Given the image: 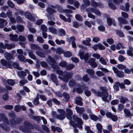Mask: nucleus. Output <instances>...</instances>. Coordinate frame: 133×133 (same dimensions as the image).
<instances>
[{
    "mask_svg": "<svg viewBox=\"0 0 133 133\" xmlns=\"http://www.w3.org/2000/svg\"><path fill=\"white\" fill-rule=\"evenodd\" d=\"M92 56L97 59H99L101 58L100 55L98 54H93L92 55Z\"/></svg>",
    "mask_w": 133,
    "mask_h": 133,
    "instance_id": "nucleus-60",
    "label": "nucleus"
},
{
    "mask_svg": "<svg viewBox=\"0 0 133 133\" xmlns=\"http://www.w3.org/2000/svg\"><path fill=\"white\" fill-rule=\"evenodd\" d=\"M108 5L110 8L113 9H116V6L112 3V1L109 0L108 1Z\"/></svg>",
    "mask_w": 133,
    "mask_h": 133,
    "instance_id": "nucleus-24",
    "label": "nucleus"
},
{
    "mask_svg": "<svg viewBox=\"0 0 133 133\" xmlns=\"http://www.w3.org/2000/svg\"><path fill=\"white\" fill-rule=\"evenodd\" d=\"M74 65L72 64H70L66 65V69L68 70H70L73 68Z\"/></svg>",
    "mask_w": 133,
    "mask_h": 133,
    "instance_id": "nucleus-40",
    "label": "nucleus"
},
{
    "mask_svg": "<svg viewBox=\"0 0 133 133\" xmlns=\"http://www.w3.org/2000/svg\"><path fill=\"white\" fill-rule=\"evenodd\" d=\"M85 11L87 12H93L98 16H100L101 15L100 11L96 9L89 8L87 9Z\"/></svg>",
    "mask_w": 133,
    "mask_h": 133,
    "instance_id": "nucleus-11",
    "label": "nucleus"
},
{
    "mask_svg": "<svg viewBox=\"0 0 133 133\" xmlns=\"http://www.w3.org/2000/svg\"><path fill=\"white\" fill-rule=\"evenodd\" d=\"M4 56L5 58L8 60L12 58V56L8 52L5 53Z\"/></svg>",
    "mask_w": 133,
    "mask_h": 133,
    "instance_id": "nucleus-34",
    "label": "nucleus"
},
{
    "mask_svg": "<svg viewBox=\"0 0 133 133\" xmlns=\"http://www.w3.org/2000/svg\"><path fill=\"white\" fill-rule=\"evenodd\" d=\"M123 111L126 116L130 117L133 116V114H131L130 111L127 109H124Z\"/></svg>",
    "mask_w": 133,
    "mask_h": 133,
    "instance_id": "nucleus-21",
    "label": "nucleus"
},
{
    "mask_svg": "<svg viewBox=\"0 0 133 133\" xmlns=\"http://www.w3.org/2000/svg\"><path fill=\"white\" fill-rule=\"evenodd\" d=\"M75 109L77 112L79 114H82L85 111V110L83 108H79L76 107L75 108Z\"/></svg>",
    "mask_w": 133,
    "mask_h": 133,
    "instance_id": "nucleus-17",
    "label": "nucleus"
},
{
    "mask_svg": "<svg viewBox=\"0 0 133 133\" xmlns=\"http://www.w3.org/2000/svg\"><path fill=\"white\" fill-rule=\"evenodd\" d=\"M114 19L110 18H108L107 20V22L108 24L110 26L112 23V22Z\"/></svg>",
    "mask_w": 133,
    "mask_h": 133,
    "instance_id": "nucleus-48",
    "label": "nucleus"
},
{
    "mask_svg": "<svg viewBox=\"0 0 133 133\" xmlns=\"http://www.w3.org/2000/svg\"><path fill=\"white\" fill-rule=\"evenodd\" d=\"M28 38L29 41L32 42H34L33 38V36L32 35H29L28 36Z\"/></svg>",
    "mask_w": 133,
    "mask_h": 133,
    "instance_id": "nucleus-64",
    "label": "nucleus"
},
{
    "mask_svg": "<svg viewBox=\"0 0 133 133\" xmlns=\"http://www.w3.org/2000/svg\"><path fill=\"white\" fill-rule=\"evenodd\" d=\"M6 48L8 49H10L12 48H14L15 46V45L13 44H5Z\"/></svg>",
    "mask_w": 133,
    "mask_h": 133,
    "instance_id": "nucleus-33",
    "label": "nucleus"
},
{
    "mask_svg": "<svg viewBox=\"0 0 133 133\" xmlns=\"http://www.w3.org/2000/svg\"><path fill=\"white\" fill-rule=\"evenodd\" d=\"M9 39L12 41H18V36L16 34L13 35L12 34H10L9 35Z\"/></svg>",
    "mask_w": 133,
    "mask_h": 133,
    "instance_id": "nucleus-13",
    "label": "nucleus"
},
{
    "mask_svg": "<svg viewBox=\"0 0 133 133\" xmlns=\"http://www.w3.org/2000/svg\"><path fill=\"white\" fill-rule=\"evenodd\" d=\"M30 47L32 49L40 50V48L38 45L34 44H31Z\"/></svg>",
    "mask_w": 133,
    "mask_h": 133,
    "instance_id": "nucleus-29",
    "label": "nucleus"
},
{
    "mask_svg": "<svg viewBox=\"0 0 133 133\" xmlns=\"http://www.w3.org/2000/svg\"><path fill=\"white\" fill-rule=\"evenodd\" d=\"M118 86H119L120 87L121 89H124L125 88V87L124 84L122 83H119L118 82H116L115 83Z\"/></svg>",
    "mask_w": 133,
    "mask_h": 133,
    "instance_id": "nucleus-38",
    "label": "nucleus"
},
{
    "mask_svg": "<svg viewBox=\"0 0 133 133\" xmlns=\"http://www.w3.org/2000/svg\"><path fill=\"white\" fill-rule=\"evenodd\" d=\"M59 65L62 67H64L66 66V63L64 61H63L59 64Z\"/></svg>",
    "mask_w": 133,
    "mask_h": 133,
    "instance_id": "nucleus-62",
    "label": "nucleus"
},
{
    "mask_svg": "<svg viewBox=\"0 0 133 133\" xmlns=\"http://www.w3.org/2000/svg\"><path fill=\"white\" fill-rule=\"evenodd\" d=\"M8 5L12 8H13L14 6V4L10 0H8L7 1Z\"/></svg>",
    "mask_w": 133,
    "mask_h": 133,
    "instance_id": "nucleus-43",
    "label": "nucleus"
},
{
    "mask_svg": "<svg viewBox=\"0 0 133 133\" xmlns=\"http://www.w3.org/2000/svg\"><path fill=\"white\" fill-rule=\"evenodd\" d=\"M30 73L29 70L25 69V71H20L17 72V75L18 76L21 78H24L26 76V74H29Z\"/></svg>",
    "mask_w": 133,
    "mask_h": 133,
    "instance_id": "nucleus-10",
    "label": "nucleus"
},
{
    "mask_svg": "<svg viewBox=\"0 0 133 133\" xmlns=\"http://www.w3.org/2000/svg\"><path fill=\"white\" fill-rule=\"evenodd\" d=\"M90 117L91 119L94 121H97L98 119L97 117L94 115H91Z\"/></svg>",
    "mask_w": 133,
    "mask_h": 133,
    "instance_id": "nucleus-58",
    "label": "nucleus"
},
{
    "mask_svg": "<svg viewBox=\"0 0 133 133\" xmlns=\"http://www.w3.org/2000/svg\"><path fill=\"white\" fill-rule=\"evenodd\" d=\"M28 27L29 29L31 32L32 33H34L36 32V31L34 28L30 27V24H28Z\"/></svg>",
    "mask_w": 133,
    "mask_h": 133,
    "instance_id": "nucleus-45",
    "label": "nucleus"
},
{
    "mask_svg": "<svg viewBox=\"0 0 133 133\" xmlns=\"http://www.w3.org/2000/svg\"><path fill=\"white\" fill-rule=\"evenodd\" d=\"M83 80L85 82H87L89 81V78L88 76L87 75H86L83 76Z\"/></svg>",
    "mask_w": 133,
    "mask_h": 133,
    "instance_id": "nucleus-47",
    "label": "nucleus"
},
{
    "mask_svg": "<svg viewBox=\"0 0 133 133\" xmlns=\"http://www.w3.org/2000/svg\"><path fill=\"white\" fill-rule=\"evenodd\" d=\"M30 117L31 118L37 121L38 123H39L40 121V118L38 117L34 116L31 115L30 116Z\"/></svg>",
    "mask_w": 133,
    "mask_h": 133,
    "instance_id": "nucleus-31",
    "label": "nucleus"
},
{
    "mask_svg": "<svg viewBox=\"0 0 133 133\" xmlns=\"http://www.w3.org/2000/svg\"><path fill=\"white\" fill-rule=\"evenodd\" d=\"M117 75L119 77H123L124 76V73L122 71H119L117 74Z\"/></svg>",
    "mask_w": 133,
    "mask_h": 133,
    "instance_id": "nucleus-37",
    "label": "nucleus"
},
{
    "mask_svg": "<svg viewBox=\"0 0 133 133\" xmlns=\"http://www.w3.org/2000/svg\"><path fill=\"white\" fill-rule=\"evenodd\" d=\"M7 82L8 84L11 85L13 86L14 85L15 83V81L12 79H9L7 80Z\"/></svg>",
    "mask_w": 133,
    "mask_h": 133,
    "instance_id": "nucleus-35",
    "label": "nucleus"
},
{
    "mask_svg": "<svg viewBox=\"0 0 133 133\" xmlns=\"http://www.w3.org/2000/svg\"><path fill=\"white\" fill-rule=\"evenodd\" d=\"M66 117L69 119L71 120L72 119L71 116L72 115L73 113L72 111L70 109L67 108L66 109Z\"/></svg>",
    "mask_w": 133,
    "mask_h": 133,
    "instance_id": "nucleus-14",
    "label": "nucleus"
},
{
    "mask_svg": "<svg viewBox=\"0 0 133 133\" xmlns=\"http://www.w3.org/2000/svg\"><path fill=\"white\" fill-rule=\"evenodd\" d=\"M95 73L98 77H102L104 75V74L103 72L99 71H97Z\"/></svg>",
    "mask_w": 133,
    "mask_h": 133,
    "instance_id": "nucleus-30",
    "label": "nucleus"
},
{
    "mask_svg": "<svg viewBox=\"0 0 133 133\" xmlns=\"http://www.w3.org/2000/svg\"><path fill=\"white\" fill-rule=\"evenodd\" d=\"M86 71L87 72L90 74L91 76L92 75H94L95 73L94 71L90 69H87Z\"/></svg>",
    "mask_w": 133,
    "mask_h": 133,
    "instance_id": "nucleus-39",
    "label": "nucleus"
},
{
    "mask_svg": "<svg viewBox=\"0 0 133 133\" xmlns=\"http://www.w3.org/2000/svg\"><path fill=\"white\" fill-rule=\"evenodd\" d=\"M59 114L56 116V118L61 120H62L65 118V111L62 109H58L57 110Z\"/></svg>",
    "mask_w": 133,
    "mask_h": 133,
    "instance_id": "nucleus-8",
    "label": "nucleus"
},
{
    "mask_svg": "<svg viewBox=\"0 0 133 133\" xmlns=\"http://www.w3.org/2000/svg\"><path fill=\"white\" fill-rule=\"evenodd\" d=\"M52 8L57 9L58 10L61 12H62V11H63L64 10H62V8L59 5H52L50 6L49 7L47 8L46 9V11L49 13L52 14L54 12H56V11Z\"/></svg>",
    "mask_w": 133,
    "mask_h": 133,
    "instance_id": "nucleus-4",
    "label": "nucleus"
},
{
    "mask_svg": "<svg viewBox=\"0 0 133 133\" xmlns=\"http://www.w3.org/2000/svg\"><path fill=\"white\" fill-rule=\"evenodd\" d=\"M36 53L37 55L40 57L43 58H44L45 57V55H44V54L40 51H36Z\"/></svg>",
    "mask_w": 133,
    "mask_h": 133,
    "instance_id": "nucleus-49",
    "label": "nucleus"
},
{
    "mask_svg": "<svg viewBox=\"0 0 133 133\" xmlns=\"http://www.w3.org/2000/svg\"><path fill=\"white\" fill-rule=\"evenodd\" d=\"M0 126L5 131H9L10 130V129L9 127L6 126L4 127L3 126V124H0Z\"/></svg>",
    "mask_w": 133,
    "mask_h": 133,
    "instance_id": "nucleus-59",
    "label": "nucleus"
},
{
    "mask_svg": "<svg viewBox=\"0 0 133 133\" xmlns=\"http://www.w3.org/2000/svg\"><path fill=\"white\" fill-rule=\"evenodd\" d=\"M24 125L21 126L20 129L22 131L25 132L27 133H29L30 132L29 129L32 128V125L28 122H26L24 123Z\"/></svg>",
    "mask_w": 133,
    "mask_h": 133,
    "instance_id": "nucleus-6",
    "label": "nucleus"
},
{
    "mask_svg": "<svg viewBox=\"0 0 133 133\" xmlns=\"http://www.w3.org/2000/svg\"><path fill=\"white\" fill-rule=\"evenodd\" d=\"M96 127L98 130V133H101L102 132L101 130L102 129V125L99 123L97 124L96 125Z\"/></svg>",
    "mask_w": 133,
    "mask_h": 133,
    "instance_id": "nucleus-26",
    "label": "nucleus"
},
{
    "mask_svg": "<svg viewBox=\"0 0 133 133\" xmlns=\"http://www.w3.org/2000/svg\"><path fill=\"white\" fill-rule=\"evenodd\" d=\"M73 118L75 122H77L79 124V125H77L73 121H70V123L71 124L73 127L75 128L74 129V132L75 133H77L78 132V130L77 129L75 128H76L77 127L79 128H81L82 127L81 125L83 124V123L81 119L78 118L76 116L73 115Z\"/></svg>",
    "mask_w": 133,
    "mask_h": 133,
    "instance_id": "nucleus-2",
    "label": "nucleus"
},
{
    "mask_svg": "<svg viewBox=\"0 0 133 133\" xmlns=\"http://www.w3.org/2000/svg\"><path fill=\"white\" fill-rule=\"evenodd\" d=\"M128 101L127 98L125 97H122L120 98V102H121L124 103L126 101Z\"/></svg>",
    "mask_w": 133,
    "mask_h": 133,
    "instance_id": "nucleus-54",
    "label": "nucleus"
},
{
    "mask_svg": "<svg viewBox=\"0 0 133 133\" xmlns=\"http://www.w3.org/2000/svg\"><path fill=\"white\" fill-rule=\"evenodd\" d=\"M13 66L14 67L17 69L21 70H22V68L19 66L18 64L16 62L14 63L13 64Z\"/></svg>",
    "mask_w": 133,
    "mask_h": 133,
    "instance_id": "nucleus-27",
    "label": "nucleus"
},
{
    "mask_svg": "<svg viewBox=\"0 0 133 133\" xmlns=\"http://www.w3.org/2000/svg\"><path fill=\"white\" fill-rule=\"evenodd\" d=\"M28 50L29 51L28 52V55L30 57L33 59H36V57L33 53L31 51L29 50Z\"/></svg>",
    "mask_w": 133,
    "mask_h": 133,
    "instance_id": "nucleus-23",
    "label": "nucleus"
},
{
    "mask_svg": "<svg viewBox=\"0 0 133 133\" xmlns=\"http://www.w3.org/2000/svg\"><path fill=\"white\" fill-rule=\"evenodd\" d=\"M63 53V50L59 48H57L56 50V53L58 54H60Z\"/></svg>",
    "mask_w": 133,
    "mask_h": 133,
    "instance_id": "nucleus-55",
    "label": "nucleus"
},
{
    "mask_svg": "<svg viewBox=\"0 0 133 133\" xmlns=\"http://www.w3.org/2000/svg\"><path fill=\"white\" fill-rule=\"evenodd\" d=\"M16 27L17 29L20 32L22 31L24 29V26L22 25H18Z\"/></svg>",
    "mask_w": 133,
    "mask_h": 133,
    "instance_id": "nucleus-36",
    "label": "nucleus"
},
{
    "mask_svg": "<svg viewBox=\"0 0 133 133\" xmlns=\"http://www.w3.org/2000/svg\"><path fill=\"white\" fill-rule=\"evenodd\" d=\"M18 41H20L22 42H24L26 40L25 37L24 36L20 35L18 38Z\"/></svg>",
    "mask_w": 133,
    "mask_h": 133,
    "instance_id": "nucleus-28",
    "label": "nucleus"
},
{
    "mask_svg": "<svg viewBox=\"0 0 133 133\" xmlns=\"http://www.w3.org/2000/svg\"><path fill=\"white\" fill-rule=\"evenodd\" d=\"M84 93L88 97L90 96L91 94L90 91L87 90H85Z\"/></svg>",
    "mask_w": 133,
    "mask_h": 133,
    "instance_id": "nucleus-63",
    "label": "nucleus"
},
{
    "mask_svg": "<svg viewBox=\"0 0 133 133\" xmlns=\"http://www.w3.org/2000/svg\"><path fill=\"white\" fill-rule=\"evenodd\" d=\"M72 23L73 26L75 28L78 27L79 26L78 23L76 21H74Z\"/></svg>",
    "mask_w": 133,
    "mask_h": 133,
    "instance_id": "nucleus-61",
    "label": "nucleus"
},
{
    "mask_svg": "<svg viewBox=\"0 0 133 133\" xmlns=\"http://www.w3.org/2000/svg\"><path fill=\"white\" fill-rule=\"evenodd\" d=\"M63 12L65 14V15L66 16L70 18L72 17V15L69 14L68 13H73L72 11L70 10L65 9L63 10Z\"/></svg>",
    "mask_w": 133,
    "mask_h": 133,
    "instance_id": "nucleus-18",
    "label": "nucleus"
},
{
    "mask_svg": "<svg viewBox=\"0 0 133 133\" xmlns=\"http://www.w3.org/2000/svg\"><path fill=\"white\" fill-rule=\"evenodd\" d=\"M64 55L66 57H69L71 56L72 54L70 51H67L64 53Z\"/></svg>",
    "mask_w": 133,
    "mask_h": 133,
    "instance_id": "nucleus-44",
    "label": "nucleus"
},
{
    "mask_svg": "<svg viewBox=\"0 0 133 133\" xmlns=\"http://www.w3.org/2000/svg\"><path fill=\"white\" fill-rule=\"evenodd\" d=\"M78 55L79 56L81 59H84L85 62H87L88 60L89 56L88 54L87 53L84 54L83 52L81 50L78 52Z\"/></svg>",
    "mask_w": 133,
    "mask_h": 133,
    "instance_id": "nucleus-9",
    "label": "nucleus"
},
{
    "mask_svg": "<svg viewBox=\"0 0 133 133\" xmlns=\"http://www.w3.org/2000/svg\"><path fill=\"white\" fill-rule=\"evenodd\" d=\"M25 16L28 19L32 21H35V18L37 17L35 15L31 14L28 12H26L25 13Z\"/></svg>",
    "mask_w": 133,
    "mask_h": 133,
    "instance_id": "nucleus-12",
    "label": "nucleus"
},
{
    "mask_svg": "<svg viewBox=\"0 0 133 133\" xmlns=\"http://www.w3.org/2000/svg\"><path fill=\"white\" fill-rule=\"evenodd\" d=\"M59 35L60 36H64L65 35L66 32L65 30L62 28L59 29L58 31Z\"/></svg>",
    "mask_w": 133,
    "mask_h": 133,
    "instance_id": "nucleus-25",
    "label": "nucleus"
},
{
    "mask_svg": "<svg viewBox=\"0 0 133 133\" xmlns=\"http://www.w3.org/2000/svg\"><path fill=\"white\" fill-rule=\"evenodd\" d=\"M99 3H97L94 1H91V5L94 7H96L98 5H100Z\"/></svg>",
    "mask_w": 133,
    "mask_h": 133,
    "instance_id": "nucleus-46",
    "label": "nucleus"
},
{
    "mask_svg": "<svg viewBox=\"0 0 133 133\" xmlns=\"http://www.w3.org/2000/svg\"><path fill=\"white\" fill-rule=\"evenodd\" d=\"M118 110L119 111H121L124 108V105L123 104H120L118 105Z\"/></svg>",
    "mask_w": 133,
    "mask_h": 133,
    "instance_id": "nucleus-57",
    "label": "nucleus"
},
{
    "mask_svg": "<svg viewBox=\"0 0 133 133\" xmlns=\"http://www.w3.org/2000/svg\"><path fill=\"white\" fill-rule=\"evenodd\" d=\"M72 75V73L71 72H65L63 76H58V77L64 82L67 83L68 82L69 79L71 78Z\"/></svg>",
    "mask_w": 133,
    "mask_h": 133,
    "instance_id": "nucleus-7",
    "label": "nucleus"
},
{
    "mask_svg": "<svg viewBox=\"0 0 133 133\" xmlns=\"http://www.w3.org/2000/svg\"><path fill=\"white\" fill-rule=\"evenodd\" d=\"M30 117L31 118L37 121L38 123H39L40 121V118L38 117L34 116L31 115L30 116Z\"/></svg>",
    "mask_w": 133,
    "mask_h": 133,
    "instance_id": "nucleus-32",
    "label": "nucleus"
},
{
    "mask_svg": "<svg viewBox=\"0 0 133 133\" xmlns=\"http://www.w3.org/2000/svg\"><path fill=\"white\" fill-rule=\"evenodd\" d=\"M100 89L102 91L101 92L99 91H96L94 89H92V91L95 95L99 97H101L102 99L106 102H108L111 99V96L107 92L108 89L105 87H101Z\"/></svg>",
    "mask_w": 133,
    "mask_h": 133,
    "instance_id": "nucleus-1",
    "label": "nucleus"
},
{
    "mask_svg": "<svg viewBox=\"0 0 133 133\" xmlns=\"http://www.w3.org/2000/svg\"><path fill=\"white\" fill-rule=\"evenodd\" d=\"M0 62L3 65L5 66L10 68H12V66L11 64L7 62L4 59H2L1 60Z\"/></svg>",
    "mask_w": 133,
    "mask_h": 133,
    "instance_id": "nucleus-15",
    "label": "nucleus"
},
{
    "mask_svg": "<svg viewBox=\"0 0 133 133\" xmlns=\"http://www.w3.org/2000/svg\"><path fill=\"white\" fill-rule=\"evenodd\" d=\"M116 33L120 37H123L124 36V34L123 32L120 31L116 30Z\"/></svg>",
    "mask_w": 133,
    "mask_h": 133,
    "instance_id": "nucleus-53",
    "label": "nucleus"
},
{
    "mask_svg": "<svg viewBox=\"0 0 133 133\" xmlns=\"http://www.w3.org/2000/svg\"><path fill=\"white\" fill-rule=\"evenodd\" d=\"M46 61L49 64L51 65V67L55 69H58L59 67L57 65V64L56 63L55 60L50 56H48V58L47 59Z\"/></svg>",
    "mask_w": 133,
    "mask_h": 133,
    "instance_id": "nucleus-5",
    "label": "nucleus"
},
{
    "mask_svg": "<svg viewBox=\"0 0 133 133\" xmlns=\"http://www.w3.org/2000/svg\"><path fill=\"white\" fill-rule=\"evenodd\" d=\"M51 80L53 82L56 84V85H57V78L55 75L53 74H52L51 75Z\"/></svg>",
    "mask_w": 133,
    "mask_h": 133,
    "instance_id": "nucleus-19",
    "label": "nucleus"
},
{
    "mask_svg": "<svg viewBox=\"0 0 133 133\" xmlns=\"http://www.w3.org/2000/svg\"><path fill=\"white\" fill-rule=\"evenodd\" d=\"M99 61L102 64L106 65L107 64V62L108 60L107 59H104L103 57H101L99 58Z\"/></svg>",
    "mask_w": 133,
    "mask_h": 133,
    "instance_id": "nucleus-20",
    "label": "nucleus"
},
{
    "mask_svg": "<svg viewBox=\"0 0 133 133\" xmlns=\"http://www.w3.org/2000/svg\"><path fill=\"white\" fill-rule=\"evenodd\" d=\"M55 42L58 45H61L62 44H64L65 43V42L63 40H59L58 39H56Z\"/></svg>",
    "mask_w": 133,
    "mask_h": 133,
    "instance_id": "nucleus-41",
    "label": "nucleus"
},
{
    "mask_svg": "<svg viewBox=\"0 0 133 133\" xmlns=\"http://www.w3.org/2000/svg\"><path fill=\"white\" fill-rule=\"evenodd\" d=\"M0 116L2 118L3 122L6 124L15 125L16 124V122L14 119L12 118L11 119L9 122L7 117L3 114H0Z\"/></svg>",
    "mask_w": 133,
    "mask_h": 133,
    "instance_id": "nucleus-3",
    "label": "nucleus"
},
{
    "mask_svg": "<svg viewBox=\"0 0 133 133\" xmlns=\"http://www.w3.org/2000/svg\"><path fill=\"white\" fill-rule=\"evenodd\" d=\"M75 81L74 80L71 79L69 82V85L70 87H72L75 85Z\"/></svg>",
    "mask_w": 133,
    "mask_h": 133,
    "instance_id": "nucleus-56",
    "label": "nucleus"
},
{
    "mask_svg": "<svg viewBox=\"0 0 133 133\" xmlns=\"http://www.w3.org/2000/svg\"><path fill=\"white\" fill-rule=\"evenodd\" d=\"M75 17L76 19L78 21H81L82 20V17L79 14H77L76 15Z\"/></svg>",
    "mask_w": 133,
    "mask_h": 133,
    "instance_id": "nucleus-51",
    "label": "nucleus"
},
{
    "mask_svg": "<svg viewBox=\"0 0 133 133\" xmlns=\"http://www.w3.org/2000/svg\"><path fill=\"white\" fill-rule=\"evenodd\" d=\"M15 111L17 112L19 111L21 109V106L19 105H17L15 106L14 107Z\"/></svg>",
    "mask_w": 133,
    "mask_h": 133,
    "instance_id": "nucleus-42",
    "label": "nucleus"
},
{
    "mask_svg": "<svg viewBox=\"0 0 133 133\" xmlns=\"http://www.w3.org/2000/svg\"><path fill=\"white\" fill-rule=\"evenodd\" d=\"M119 22V24L120 27L122 26V24H127L128 23V22L126 19H125L122 17H118V19Z\"/></svg>",
    "mask_w": 133,
    "mask_h": 133,
    "instance_id": "nucleus-16",
    "label": "nucleus"
},
{
    "mask_svg": "<svg viewBox=\"0 0 133 133\" xmlns=\"http://www.w3.org/2000/svg\"><path fill=\"white\" fill-rule=\"evenodd\" d=\"M117 67L119 69L123 70L126 68V66L121 64H119L117 65Z\"/></svg>",
    "mask_w": 133,
    "mask_h": 133,
    "instance_id": "nucleus-52",
    "label": "nucleus"
},
{
    "mask_svg": "<svg viewBox=\"0 0 133 133\" xmlns=\"http://www.w3.org/2000/svg\"><path fill=\"white\" fill-rule=\"evenodd\" d=\"M49 31L53 34H56L57 33V31L55 28L51 27L49 28Z\"/></svg>",
    "mask_w": 133,
    "mask_h": 133,
    "instance_id": "nucleus-22",
    "label": "nucleus"
},
{
    "mask_svg": "<svg viewBox=\"0 0 133 133\" xmlns=\"http://www.w3.org/2000/svg\"><path fill=\"white\" fill-rule=\"evenodd\" d=\"M4 107L6 109L11 110L13 108V106L12 105H8L4 106Z\"/></svg>",
    "mask_w": 133,
    "mask_h": 133,
    "instance_id": "nucleus-50",
    "label": "nucleus"
}]
</instances>
